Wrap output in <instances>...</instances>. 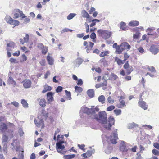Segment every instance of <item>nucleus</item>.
Here are the masks:
<instances>
[{"label":"nucleus","mask_w":159,"mask_h":159,"mask_svg":"<svg viewBox=\"0 0 159 159\" xmlns=\"http://www.w3.org/2000/svg\"><path fill=\"white\" fill-rule=\"evenodd\" d=\"M94 106H92L91 108H89L86 107H83L82 109H84V112L88 115H91L93 119H95L99 123L104 125V127L108 130L111 129V127L114 124L115 120L112 116L108 118V122H107V115L105 111H102L98 113V115H95V111L98 112L99 109L98 107L96 106L93 108Z\"/></svg>","instance_id":"nucleus-1"},{"label":"nucleus","mask_w":159,"mask_h":159,"mask_svg":"<svg viewBox=\"0 0 159 159\" xmlns=\"http://www.w3.org/2000/svg\"><path fill=\"white\" fill-rule=\"evenodd\" d=\"M97 33L99 35L102 36L105 39L109 38L111 35V32L106 30H102L101 29L98 30Z\"/></svg>","instance_id":"nucleus-2"},{"label":"nucleus","mask_w":159,"mask_h":159,"mask_svg":"<svg viewBox=\"0 0 159 159\" xmlns=\"http://www.w3.org/2000/svg\"><path fill=\"white\" fill-rule=\"evenodd\" d=\"M118 139L117 134L116 131H114L113 134H112L108 138L107 141L109 143L116 144L117 143L116 140Z\"/></svg>","instance_id":"nucleus-3"},{"label":"nucleus","mask_w":159,"mask_h":159,"mask_svg":"<svg viewBox=\"0 0 159 159\" xmlns=\"http://www.w3.org/2000/svg\"><path fill=\"white\" fill-rule=\"evenodd\" d=\"M0 133H12V131L8 129L7 125L4 123H1L0 125Z\"/></svg>","instance_id":"nucleus-4"},{"label":"nucleus","mask_w":159,"mask_h":159,"mask_svg":"<svg viewBox=\"0 0 159 159\" xmlns=\"http://www.w3.org/2000/svg\"><path fill=\"white\" fill-rule=\"evenodd\" d=\"M11 134L12 133H11L3 134L2 138V143H8L9 141V136L11 137H12V134Z\"/></svg>","instance_id":"nucleus-5"},{"label":"nucleus","mask_w":159,"mask_h":159,"mask_svg":"<svg viewBox=\"0 0 159 159\" xmlns=\"http://www.w3.org/2000/svg\"><path fill=\"white\" fill-rule=\"evenodd\" d=\"M65 148V146L64 145L61 144V143L57 142L56 144V148L57 152L60 154H63V153L60 150H63Z\"/></svg>","instance_id":"nucleus-6"},{"label":"nucleus","mask_w":159,"mask_h":159,"mask_svg":"<svg viewBox=\"0 0 159 159\" xmlns=\"http://www.w3.org/2000/svg\"><path fill=\"white\" fill-rule=\"evenodd\" d=\"M53 95V93L52 92H48L47 94V99L49 104L50 103L54 100Z\"/></svg>","instance_id":"nucleus-7"},{"label":"nucleus","mask_w":159,"mask_h":159,"mask_svg":"<svg viewBox=\"0 0 159 159\" xmlns=\"http://www.w3.org/2000/svg\"><path fill=\"white\" fill-rule=\"evenodd\" d=\"M10 73L8 75L9 78L7 80V83L9 85H12L14 86H15L16 84V82L14 80L13 78L10 75Z\"/></svg>","instance_id":"nucleus-8"},{"label":"nucleus","mask_w":159,"mask_h":159,"mask_svg":"<svg viewBox=\"0 0 159 159\" xmlns=\"http://www.w3.org/2000/svg\"><path fill=\"white\" fill-rule=\"evenodd\" d=\"M102 80H103V82L102 83H100L101 87H102V89L103 90H105L107 88V80L105 78V76H104L102 79Z\"/></svg>","instance_id":"nucleus-9"},{"label":"nucleus","mask_w":159,"mask_h":159,"mask_svg":"<svg viewBox=\"0 0 159 159\" xmlns=\"http://www.w3.org/2000/svg\"><path fill=\"white\" fill-rule=\"evenodd\" d=\"M31 81L29 80H28L25 81L23 84V86L25 88H30L31 86Z\"/></svg>","instance_id":"nucleus-10"},{"label":"nucleus","mask_w":159,"mask_h":159,"mask_svg":"<svg viewBox=\"0 0 159 159\" xmlns=\"http://www.w3.org/2000/svg\"><path fill=\"white\" fill-rule=\"evenodd\" d=\"M120 150L122 151H127L128 149L127 148L125 143L123 141H122L120 144Z\"/></svg>","instance_id":"nucleus-11"},{"label":"nucleus","mask_w":159,"mask_h":159,"mask_svg":"<svg viewBox=\"0 0 159 159\" xmlns=\"http://www.w3.org/2000/svg\"><path fill=\"white\" fill-rule=\"evenodd\" d=\"M139 105L140 107L145 110L147 109L148 106L146 104V103L144 101L140 100L139 102Z\"/></svg>","instance_id":"nucleus-12"},{"label":"nucleus","mask_w":159,"mask_h":159,"mask_svg":"<svg viewBox=\"0 0 159 159\" xmlns=\"http://www.w3.org/2000/svg\"><path fill=\"white\" fill-rule=\"evenodd\" d=\"M149 50L152 53L154 54H157L159 52V49L155 48L154 46H152Z\"/></svg>","instance_id":"nucleus-13"},{"label":"nucleus","mask_w":159,"mask_h":159,"mask_svg":"<svg viewBox=\"0 0 159 159\" xmlns=\"http://www.w3.org/2000/svg\"><path fill=\"white\" fill-rule=\"evenodd\" d=\"M121 46L124 50L125 49H129L130 48V46L127 42H124L120 44Z\"/></svg>","instance_id":"nucleus-14"},{"label":"nucleus","mask_w":159,"mask_h":159,"mask_svg":"<svg viewBox=\"0 0 159 159\" xmlns=\"http://www.w3.org/2000/svg\"><path fill=\"white\" fill-rule=\"evenodd\" d=\"M48 55L47 56V60L50 65H52L53 64L54 59L52 57L49 55V53H48Z\"/></svg>","instance_id":"nucleus-15"},{"label":"nucleus","mask_w":159,"mask_h":159,"mask_svg":"<svg viewBox=\"0 0 159 159\" xmlns=\"http://www.w3.org/2000/svg\"><path fill=\"white\" fill-rule=\"evenodd\" d=\"M87 93L89 97L92 98L94 96V91L93 89H90L88 90Z\"/></svg>","instance_id":"nucleus-16"},{"label":"nucleus","mask_w":159,"mask_h":159,"mask_svg":"<svg viewBox=\"0 0 159 159\" xmlns=\"http://www.w3.org/2000/svg\"><path fill=\"white\" fill-rule=\"evenodd\" d=\"M15 11L16 12L19 13V16L20 17H21L23 19L25 18V17H26V16L23 13V12L22 11L18 9H15Z\"/></svg>","instance_id":"nucleus-17"},{"label":"nucleus","mask_w":159,"mask_h":159,"mask_svg":"<svg viewBox=\"0 0 159 159\" xmlns=\"http://www.w3.org/2000/svg\"><path fill=\"white\" fill-rule=\"evenodd\" d=\"M139 24V22L137 21H132L129 23V25L130 26H135L138 25Z\"/></svg>","instance_id":"nucleus-18"},{"label":"nucleus","mask_w":159,"mask_h":159,"mask_svg":"<svg viewBox=\"0 0 159 159\" xmlns=\"http://www.w3.org/2000/svg\"><path fill=\"white\" fill-rule=\"evenodd\" d=\"M81 14L84 18H89V15L85 10H83L81 11Z\"/></svg>","instance_id":"nucleus-19"},{"label":"nucleus","mask_w":159,"mask_h":159,"mask_svg":"<svg viewBox=\"0 0 159 159\" xmlns=\"http://www.w3.org/2000/svg\"><path fill=\"white\" fill-rule=\"evenodd\" d=\"M39 103L40 106L43 107L46 106V102L44 99H41L39 102Z\"/></svg>","instance_id":"nucleus-20"},{"label":"nucleus","mask_w":159,"mask_h":159,"mask_svg":"<svg viewBox=\"0 0 159 159\" xmlns=\"http://www.w3.org/2000/svg\"><path fill=\"white\" fill-rule=\"evenodd\" d=\"M138 125L137 124L134 122L129 123L127 125V128L128 129H130L134 128L136 127H138Z\"/></svg>","instance_id":"nucleus-21"},{"label":"nucleus","mask_w":159,"mask_h":159,"mask_svg":"<svg viewBox=\"0 0 159 159\" xmlns=\"http://www.w3.org/2000/svg\"><path fill=\"white\" fill-rule=\"evenodd\" d=\"M118 78L117 76L113 73H111L109 78V79L111 80H114Z\"/></svg>","instance_id":"nucleus-22"},{"label":"nucleus","mask_w":159,"mask_h":159,"mask_svg":"<svg viewBox=\"0 0 159 159\" xmlns=\"http://www.w3.org/2000/svg\"><path fill=\"white\" fill-rule=\"evenodd\" d=\"M98 99L99 101L102 104L104 103L105 102V97L103 95L99 96Z\"/></svg>","instance_id":"nucleus-23"},{"label":"nucleus","mask_w":159,"mask_h":159,"mask_svg":"<svg viewBox=\"0 0 159 159\" xmlns=\"http://www.w3.org/2000/svg\"><path fill=\"white\" fill-rule=\"evenodd\" d=\"M124 50L123 48L121 46V45H118L117 48L116 49V52L118 54H120Z\"/></svg>","instance_id":"nucleus-24"},{"label":"nucleus","mask_w":159,"mask_h":159,"mask_svg":"<svg viewBox=\"0 0 159 159\" xmlns=\"http://www.w3.org/2000/svg\"><path fill=\"white\" fill-rule=\"evenodd\" d=\"M34 122L38 127H39L41 125H43V122L42 120H40L38 122L36 119H35L34 120Z\"/></svg>","instance_id":"nucleus-25"},{"label":"nucleus","mask_w":159,"mask_h":159,"mask_svg":"<svg viewBox=\"0 0 159 159\" xmlns=\"http://www.w3.org/2000/svg\"><path fill=\"white\" fill-rule=\"evenodd\" d=\"M120 102V104H119L118 105V107L119 108H121L122 107H123L125 106H126V105L125 104V102L123 100H121L120 99H119Z\"/></svg>","instance_id":"nucleus-26"},{"label":"nucleus","mask_w":159,"mask_h":159,"mask_svg":"<svg viewBox=\"0 0 159 159\" xmlns=\"http://www.w3.org/2000/svg\"><path fill=\"white\" fill-rule=\"evenodd\" d=\"M115 59V61L119 65L121 64H123L125 62V61L124 60H122L117 57H116Z\"/></svg>","instance_id":"nucleus-27"},{"label":"nucleus","mask_w":159,"mask_h":159,"mask_svg":"<svg viewBox=\"0 0 159 159\" xmlns=\"http://www.w3.org/2000/svg\"><path fill=\"white\" fill-rule=\"evenodd\" d=\"M65 92L66 93V98L69 100H71L72 98L71 96V93L66 90L65 91Z\"/></svg>","instance_id":"nucleus-28"},{"label":"nucleus","mask_w":159,"mask_h":159,"mask_svg":"<svg viewBox=\"0 0 159 159\" xmlns=\"http://www.w3.org/2000/svg\"><path fill=\"white\" fill-rule=\"evenodd\" d=\"M51 89V87L49 86L45 85L44 86V89L42 91L43 93H45L48 91L50 90Z\"/></svg>","instance_id":"nucleus-29"},{"label":"nucleus","mask_w":159,"mask_h":159,"mask_svg":"<svg viewBox=\"0 0 159 159\" xmlns=\"http://www.w3.org/2000/svg\"><path fill=\"white\" fill-rule=\"evenodd\" d=\"M21 103L22 104L23 106L24 107L27 108L28 107V104L27 103L26 101L25 100H21Z\"/></svg>","instance_id":"nucleus-30"},{"label":"nucleus","mask_w":159,"mask_h":159,"mask_svg":"<svg viewBox=\"0 0 159 159\" xmlns=\"http://www.w3.org/2000/svg\"><path fill=\"white\" fill-rule=\"evenodd\" d=\"M20 22L19 21L12 19L11 21V22L10 24L13 25H14V26L18 25L19 24Z\"/></svg>","instance_id":"nucleus-31"},{"label":"nucleus","mask_w":159,"mask_h":159,"mask_svg":"<svg viewBox=\"0 0 159 159\" xmlns=\"http://www.w3.org/2000/svg\"><path fill=\"white\" fill-rule=\"evenodd\" d=\"M83 61V60L80 57H79L76 59V63L78 65V66H79L82 63Z\"/></svg>","instance_id":"nucleus-32"},{"label":"nucleus","mask_w":159,"mask_h":159,"mask_svg":"<svg viewBox=\"0 0 159 159\" xmlns=\"http://www.w3.org/2000/svg\"><path fill=\"white\" fill-rule=\"evenodd\" d=\"M12 19L11 17L8 16H6L5 18V20L6 22L10 24H11Z\"/></svg>","instance_id":"nucleus-33"},{"label":"nucleus","mask_w":159,"mask_h":159,"mask_svg":"<svg viewBox=\"0 0 159 159\" xmlns=\"http://www.w3.org/2000/svg\"><path fill=\"white\" fill-rule=\"evenodd\" d=\"M75 154H72L65 155L64 156V158L65 159H70L74 158L75 157Z\"/></svg>","instance_id":"nucleus-34"},{"label":"nucleus","mask_w":159,"mask_h":159,"mask_svg":"<svg viewBox=\"0 0 159 159\" xmlns=\"http://www.w3.org/2000/svg\"><path fill=\"white\" fill-rule=\"evenodd\" d=\"M76 15V14L75 13H70L67 16V19L69 20H70L74 17Z\"/></svg>","instance_id":"nucleus-35"},{"label":"nucleus","mask_w":159,"mask_h":159,"mask_svg":"<svg viewBox=\"0 0 159 159\" xmlns=\"http://www.w3.org/2000/svg\"><path fill=\"white\" fill-rule=\"evenodd\" d=\"M75 91L77 92L80 93L83 91V89L80 87L75 86Z\"/></svg>","instance_id":"nucleus-36"},{"label":"nucleus","mask_w":159,"mask_h":159,"mask_svg":"<svg viewBox=\"0 0 159 159\" xmlns=\"http://www.w3.org/2000/svg\"><path fill=\"white\" fill-rule=\"evenodd\" d=\"M42 53L43 54L45 55V54L48 52V47L46 46H44L43 48L42 49Z\"/></svg>","instance_id":"nucleus-37"},{"label":"nucleus","mask_w":159,"mask_h":159,"mask_svg":"<svg viewBox=\"0 0 159 159\" xmlns=\"http://www.w3.org/2000/svg\"><path fill=\"white\" fill-rule=\"evenodd\" d=\"M155 29L154 27H150L148 28L146 30V31L148 33H151L153 30H154Z\"/></svg>","instance_id":"nucleus-38"},{"label":"nucleus","mask_w":159,"mask_h":159,"mask_svg":"<svg viewBox=\"0 0 159 159\" xmlns=\"http://www.w3.org/2000/svg\"><path fill=\"white\" fill-rule=\"evenodd\" d=\"M133 70V68L131 66H129L128 68L126 69V70L127 71V74H129Z\"/></svg>","instance_id":"nucleus-39"},{"label":"nucleus","mask_w":159,"mask_h":159,"mask_svg":"<svg viewBox=\"0 0 159 159\" xmlns=\"http://www.w3.org/2000/svg\"><path fill=\"white\" fill-rule=\"evenodd\" d=\"M114 111L116 115H119L120 114L121 111L120 109H116Z\"/></svg>","instance_id":"nucleus-40"},{"label":"nucleus","mask_w":159,"mask_h":159,"mask_svg":"<svg viewBox=\"0 0 159 159\" xmlns=\"http://www.w3.org/2000/svg\"><path fill=\"white\" fill-rule=\"evenodd\" d=\"M125 23L123 22H121L120 24V28L123 30H125Z\"/></svg>","instance_id":"nucleus-41"},{"label":"nucleus","mask_w":159,"mask_h":159,"mask_svg":"<svg viewBox=\"0 0 159 159\" xmlns=\"http://www.w3.org/2000/svg\"><path fill=\"white\" fill-rule=\"evenodd\" d=\"M140 33L139 32L136 33L135 34H134L133 38L134 39H137L139 37H140Z\"/></svg>","instance_id":"nucleus-42"},{"label":"nucleus","mask_w":159,"mask_h":159,"mask_svg":"<svg viewBox=\"0 0 159 159\" xmlns=\"http://www.w3.org/2000/svg\"><path fill=\"white\" fill-rule=\"evenodd\" d=\"M15 43L13 42H10L7 43V47H8L13 48L14 46Z\"/></svg>","instance_id":"nucleus-43"},{"label":"nucleus","mask_w":159,"mask_h":159,"mask_svg":"<svg viewBox=\"0 0 159 159\" xmlns=\"http://www.w3.org/2000/svg\"><path fill=\"white\" fill-rule=\"evenodd\" d=\"M9 61L11 63H18V61L16 59L14 58H11L9 59Z\"/></svg>","instance_id":"nucleus-44"},{"label":"nucleus","mask_w":159,"mask_h":159,"mask_svg":"<svg viewBox=\"0 0 159 159\" xmlns=\"http://www.w3.org/2000/svg\"><path fill=\"white\" fill-rule=\"evenodd\" d=\"M148 70L152 72H155L156 71L155 70V68L153 66H151L148 67Z\"/></svg>","instance_id":"nucleus-45"},{"label":"nucleus","mask_w":159,"mask_h":159,"mask_svg":"<svg viewBox=\"0 0 159 159\" xmlns=\"http://www.w3.org/2000/svg\"><path fill=\"white\" fill-rule=\"evenodd\" d=\"M108 53V52L107 51L102 52L100 54L101 57H103L107 55Z\"/></svg>","instance_id":"nucleus-46"},{"label":"nucleus","mask_w":159,"mask_h":159,"mask_svg":"<svg viewBox=\"0 0 159 159\" xmlns=\"http://www.w3.org/2000/svg\"><path fill=\"white\" fill-rule=\"evenodd\" d=\"M152 153L155 155L159 156V151L155 149H154L152 150Z\"/></svg>","instance_id":"nucleus-47"},{"label":"nucleus","mask_w":159,"mask_h":159,"mask_svg":"<svg viewBox=\"0 0 159 159\" xmlns=\"http://www.w3.org/2000/svg\"><path fill=\"white\" fill-rule=\"evenodd\" d=\"M11 104L13 105L16 107H18L19 106V103L16 101H14L13 102H11Z\"/></svg>","instance_id":"nucleus-48"},{"label":"nucleus","mask_w":159,"mask_h":159,"mask_svg":"<svg viewBox=\"0 0 159 159\" xmlns=\"http://www.w3.org/2000/svg\"><path fill=\"white\" fill-rule=\"evenodd\" d=\"M29 39V35L28 34H26L25 37L24 38V40L25 42L27 43Z\"/></svg>","instance_id":"nucleus-49"},{"label":"nucleus","mask_w":159,"mask_h":159,"mask_svg":"<svg viewBox=\"0 0 159 159\" xmlns=\"http://www.w3.org/2000/svg\"><path fill=\"white\" fill-rule=\"evenodd\" d=\"M115 108V107L114 106H113V105L110 106L108 107L107 108V110L108 111H111V110H112L114 109Z\"/></svg>","instance_id":"nucleus-50"},{"label":"nucleus","mask_w":159,"mask_h":159,"mask_svg":"<svg viewBox=\"0 0 159 159\" xmlns=\"http://www.w3.org/2000/svg\"><path fill=\"white\" fill-rule=\"evenodd\" d=\"M90 38L93 39V41H94V40L96 38V34L94 32L92 33L90 35Z\"/></svg>","instance_id":"nucleus-51"},{"label":"nucleus","mask_w":159,"mask_h":159,"mask_svg":"<svg viewBox=\"0 0 159 159\" xmlns=\"http://www.w3.org/2000/svg\"><path fill=\"white\" fill-rule=\"evenodd\" d=\"M62 89V87L61 86H58L56 89V91L57 93L60 92Z\"/></svg>","instance_id":"nucleus-52"},{"label":"nucleus","mask_w":159,"mask_h":159,"mask_svg":"<svg viewBox=\"0 0 159 159\" xmlns=\"http://www.w3.org/2000/svg\"><path fill=\"white\" fill-rule=\"evenodd\" d=\"M154 147L157 149L159 150V143L157 142L153 143Z\"/></svg>","instance_id":"nucleus-53"},{"label":"nucleus","mask_w":159,"mask_h":159,"mask_svg":"<svg viewBox=\"0 0 159 159\" xmlns=\"http://www.w3.org/2000/svg\"><path fill=\"white\" fill-rule=\"evenodd\" d=\"M107 100L108 102L112 104L114 102V100H112L111 98V96L108 97L107 99Z\"/></svg>","instance_id":"nucleus-54"},{"label":"nucleus","mask_w":159,"mask_h":159,"mask_svg":"<svg viewBox=\"0 0 159 159\" xmlns=\"http://www.w3.org/2000/svg\"><path fill=\"white\" fill-rule=\"evenodd\" d=\"M42 43H38L37 45L38 48L40 49H42V48L44 47Z\"/></svg>","instance_id":"nucleus-55"},{"label":"nucleus","mask_w":159,"mask_h":159,"mask_svg":"<svg viewBox=\"0 0 159 159\" xmlns=\"http://www.w3.org/2000/svg\"><path fill=\"white\" fill-rule=\"evenodd\" d=\"M20 146H16V148L14 146H13V148H12L13 149H15L16 151H20Z\"/></svg>","instance_id":"nucleus-56"},{"label":"nucleus","mask_w":159,"mask_h":159,"mask_svg":"<svg viewBox=\"0 0 159 159\" xmlns=\"http://www.w3.org/2000/svg\"><path fill=\"white\" fill-rule=\"evenodd\" d=\"M138 51L141 53H143L144 51V49L142 47H140L138 48Z\"/></svg>","instance_id":"nucleus-57"},{"label":"nucleus","mask_w":159,"mask_h":159,"mask_svg":"<svg viewBox=\"0 0 159 159\" xmlns=\"http://www.w3.org/2000/svg\"><path fill=\"white\" fill-rule=\"evenodd\" d=\"M83 84V81L82 80L80 79L78 80L77 83V85H78L81 86Z\"/></svg>","instance_id":"nucleus-58"},{"label":"nucleus","mask_w":159,"mask_h":159,"mask_svg":"<svg viewBox=\"0 0 159 159\" xmlns=\"http://www.w3.org/2000/svg\"><path fill=\"white\" fill-rule=\"evenodd\" d=\"M129 55L128 54H127V53H125L124 54V61H125V60H126L128 58H129Z\"/></svg>","instance_id":"nucleus-59"},{"label":"nucleus","mask_w":159,"mask_h":159,"mask_svg":"<svg viewBox=\"0 0 159 159\" xmlns=\"http://www.w3.org/2000/svg\"><path fill=\"white\" fill-rule=\"evenodd\" d=\"M85 26H86V32H87V33H88L89 32V25H88V24H87L86 23H85Z\"/></svg>","instance_id":"nucleus-60"},{"label":"nucleus","mask_w":159,"mask_h":159,"mask_svg":"<svg viewBox=\"0 0 159 159\" xmlns=\"http://www.w3.org/2000/svg\"><path fill=\"white\" fill-rule=\"evenodd\" d=\"M24 20V23H27L30 22V19L29 18H26Z\"/></svg>","instance_id":"nucleus-61"},{"label":"nucleus","mask_w":159,"mask_h":159,"mask_svg":"<svg viewBox=\"0 0 159 159\" xmlns=\"http://www.w3.org/2000/svg\"><path fill=\"white\" fill-rule=\"evenodd\" d=\"M129 67V65L127 62L126 63H125L124 65V68L125 69H127Z\"/></svg>","instance_id":"nucleus-62"},{"label":"nucleus","mask_w":159,"mask_h":159,"mask_svg":"<svg viewBox=\"0 0 159 159\" xmlns=\"http://www.w3.org/2000/svg\"><path fill=\"white\" fill-rule=\"evenodd\" d=\"M84 35V33L81 34H78L77 35V37L78 38H81L83 37Z\"/></svg>","instance_id":"nucleus-63"},{"label":"nucleus","mask_w":159,"mask_h":159,"mask_svg":"<svg viewBox=\"0 0 159 159\" xmlns=\"http://www.w3.org/2000/svg\"><path fill=\"white\" fill-rule=\"evenodd\" d=\"M35 154L34 153H32L30 157V159H35Z\"/></svg>","instance_id":"nucleus-64"}]
</instances>
